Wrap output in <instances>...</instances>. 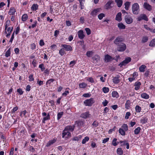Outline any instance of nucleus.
Masks as SVG:
<instances>
[{
  "label": "nucleus",
  "instance_id": "15",
  "mask_svg": "<svg viewBox=\"0 0 155 155\" xmlns=\"http://www.w3.org/2000/svg\"><path fill=\"white\" fill-rule=\"evenodd\" d=\"M121 13L120 12L118 13L116 15L115 18L116 20L120 22L122 20Z\"/></svg>",
  "mask_w": 155,
  "mask_h": 155
},
{
  "label": "nucleus",
  "instance_id": "39",
  "mask_svg": "<svg viewBox=\"0 0 155 155\" xmlns=\"http://www.w3.org/2000/svg\"><path fill=\"white\" fill-rule=\"evenodd\" d=\"M11 48H10L6 51L5 53V56L6 57H8L10 56L11 54Z\"/></svg>",
  "mask_w": 155,
  "mask_h": 155
},
{
  "label": "nucleus",
  "instance_id": "36",
  "mask_svg": "<svg viewBox=\"0 0 155 155\" xmlns=\"http://www.w3.org/2000/svg\"><path fill=\"white\" fill-rule=\"evenodd\" d=\"M93 52L92 51H87L86 55L88 57H91L93 54Z\"/></svg>",
  "mask_w": 155,
  "mask_h": 155
},
{
  "label": "nucleus",
  "instance_id": "18",
  "mask_svg": "<svg viewBox=\"0 0 155 155\" xmlns=\"http://www.w3.org/2000/svg\"><path fill=\"white\" fill-rule=\"evenodd\" d=\"M92 59L95 62H97L100 59V57L98 55H95L93 58Z\"/></svg>",
  "mask_w": 155,
  "mask_h": 155
},
{
  "label": "nucleus",
  "instance_id": "31",
  "mask_svg": "<svg viewBox=\"0 0 155 155\" xmlns=\"http://www.w3.org/2000/svg\"><path fill=\"white\" fill-rule=\"evenodd\" d=\"M149 45L150 47H153L155 46V38L151 40Z\"/></svg>",
  "mask_w": 155,
  "mask_h": 155
},
{
  "label": "nucleus",
  "instance_id": "16",
  "mask_svg": "<svg viewBox=\"0 0 155 155\" xmlns=\"http://www.w3.org/2000/svg\"><path fill=\"white\" fill-rule=\"evenodd\" d=\"M115 2L116 3L117 6L120 7L123 4V1L122 0H115Z\"/></svg>",
  "mask_w": 155,
  "mask_h": 155
},
{
  "label": "nucleus",
  "instance_id": "22",
  "mask_svg": "<svg viewBox=\"0 0 155 155\" xmlns=\"http://www.w3.org/2000/svg\"><path fill=\"white\" fill-rule=\"evenodd\" d=\"M117 26L120 29H124L125 28V26L122 23H119L117 24Z\"/></svg>",
  "mask_w": 155,
  "mask_h": 155
},
{
  "label": "nucleus",
  "instance_id": "60",
  "mask_svg": "<svg viewBox=\"0 0 155 155\" xmlns=\"http://www.w3.org/2000/svg\"><path fill=\"white\" fill-rule=\"evenodd\" d=\"M18 107L17 106L14 107L13 108V109L12 110L11 112L13 113H14L16 111L18 110Z\"/></svg>",
  "mask_w": 155,
  "mask_h": 155
},
{
  "label": "nucleus",
  "instance_id": "37",
  "mask_svg": "<svg viewBox=\"0 0 155 155\" xmlns=\"http://www.w3.org/2000/svg\"><path fill=\"white\" fill-rule=\"evenodd\" d=\"M135 109L136 112L137 113L140 112L141 110V107L139 106L138 105L136 106Z\"/></svg>",
  "mask_w": 155,
  "mask_h": 155
},
{
  "label": "nucleus",
  "instance_id": "13",
  "mask_svg": "<svg viewBox=\"0 0 155 155\" xmlns=\"http://www.w3.org/2000/svg\"><path fill=\"white\" fill-rule=\"evenodd\" d=\"M71 135V133L67 130L65 129L64 130L62 133V137L63 138L64 136H67L66 137L70 136Z\"/></svg>",
  "mask_w": 155,
  "mask_h": 155
},
{
  "label": "nucleus",
  "instance_id": "38",
  "mask_svg": "<svg viewBox=\"0 0 155 155\" xmlns=\"http://www.w3.org/2000/svg\"><path fill=\"white\" fill-rule=\"evenodd\" d=\"M76 124H77L80 127H81L83 125L84 122L82 121H77L75 122Z\"/></svg>",
  "mask_w": 155,
  "mask_h": 155
},
{
  "label": "nucleus",
  "instance_id": "44",
  "mask_svg": "<svg viewBox=\"0 0 155 155\" xmlns=\"http://www.w3.org/2000/svg\"><path fill=\"white\" fill-rule=\"evenodd\" d=\"M89 139V138L88 137H85L84 139L82 141V144H85L86 142L88 141Z\"/></svg>",
  "mask_w": 155,
  "mask_h": 155
},
{
  "label": "nucleus",
  "instance_id": "8",
  "mask_svg": "<svg viewBox=\"0 0 155 155\" xmlns=\"http://www.w3.org/2000/svg\"><path fill=\"white\" fill-rule=\"evenodd\" d=\"M113 57L108 54H106L104 56V61L106 62H110L113 60Z\"/></svg>",
  "mask_w": 155,
  "mask_h": 155
},
{
  "label": "nucleus",
  "instance_id": "7",
  "mask_svg": "<svg viewBox=\"0 0 155 155\" xmlns=\"http://www.w3.org/2000/svg\"><path fill=\"white\" fill-rule=\"evenodd\" d=\"M61 47L67 51H71L72 50V47L69 45L62 44L61 45Z\"/></svg>",
  "mask_w": 155,
  "mask_h": 155
},
{
  "label": "nucleus",
  "instance_id": "9",
  "mask_svg": "<svg viewBox=\"0 0 155 155\" xmlns=\"http://www.w3.org/2000/svg\"><path fill=\"white\" fill-rule=\"evenodd\" d=\"M81 117L84 119H86L87 118L90 117L91 115L89 114L88 112H86L81 114Z\"/></svg>",
  "mask_w": 155,
  "mask_h": 155
},
{
  "label": "nucleus",
  "instance_id": "29",
  "mask_svg": "<svg viewBox=\"0 0 155 155\" xmlns=\"http://www.w3.org/2000/svg\"><path fill=\"white\" fill-rule=\"evenodd\" d=\"M148 119L147 117L143 118L140 120V122L142 124H144L147 122Z\"/></svg>",
  "mask_w": 155,
  "mask_h": 155
},
{
  "label": "nucleus",
  "instance_id": "35",
  "mask_svg": "<svg viewBox=\"0 0 155 155\" xmlns=\"http://www.w3.org/2000/svg\"><path fill=\"white\" fill-rule=\"evenodd\" d=\"M28 17L27 15L26 14H24L22 15L21 19L23 21H25L27 20Z\"/></svg>",
  "mask_w": 155,
  "mask_h": 155
},
{
  "label": "nucleus",
  "instance_id": "25",
  "mask_svg": "<svg viewBox=\"0 0 155 155\" xmlns=\"http://www.w3.org/2000/svg\"><path fill=\"white\" fill-rule=\"evenodd\" d=\"M146 68V66L144 65H142L139 68V69L140 72H144L145 71V69Z\"/></svg>",
  "mask_w": 155,
  "mask_h": 155
},
{
  "label": "nucleus",
  "instance_id": "64",
  "mask_svg": "<svg viewBox=\"0 0 155 155\" xmlns=\"http://www.w3.org/2000/svg\"><path fill=\"white\" fill-rule=\"evenodd\" d=\"M80 21L82 24L84 23V17L82 16L81 17L80 19Z\"/></svg>",
  "mask_w": 155,
  "mask_h": 155
},
{
  "label": "nucleus",
  "instance_id": "62",
  "mask_svg": "<svg viewBox=\"0 0 155 155\" xmlns=\"http://www.w3.org/2000/svg\"><path fill=\"white\" fill-rule=\"evenodd\" d=\"M91 96V94L89 93H85L83 94V96L84 97H90Z\"/></svg>",
  "mask_w": 155,
  "mask_h": 155
},
{
  "label": "nucleus",
  "instance_id": "27",
  "mask_svg": "<svg viewBox=\"0 0 155 155\" xmlns=\"http://www.w3.org/2000/svg\"><path fill=\"white\" fill-rule=\"evenodd\" d=\"M117 151V154L119 155H122L123 153V150L121 148H118Z\"/></svg>",
  "mask_w": 155,
  "mask_h": 155
},
{
  "label": "nucleus",
  "instance_id": "54",
  "mask_svg": "<svg viewBox=\"0 0 155 155\" xmlns=\"http://www.w3.org/2000/svg\"><path fill=\"white\" fill-rule=\"evenodd\" d=\"M17 92L19 93L20 95L22 94L23 93V91L22 89L21 88L17 89Z\"/></svg>",
  "mask_w": 155,
  "mask_h": 155
},
{
  "label": "nucleus",
  "instance_id": "52",
  "mask_svg": "<svg viewBox=\"0 0 155 155\" xmlns=\"http://www.w3.org/2000/svg\"><path fill=\"white\" fill-rule=\"evenodd\" d=\"M54 81V79H51L48 80L47 81L46 84H50L51 82H53Z\"/></svg>",
  "mask_w": 155,
  "mask_h": 155
},
{
  "label": "nucleus",
  "instance_id": "42",
  "mask_svg": "<svg viewBox=\"0 0 155 155\" xmlns=\"http://www.w3.org/2000/svg\"><path fill=\"white\" fill-rule=\"evenodd\" d=\"M112 95V96L113 97H118V93L116 91H113Z\"/></svg>",
  "mask_w": 155,
  "mask_h": 155
},
{
  "label": "nucleus",
  "instance_id": "41",
  "mask_svg": "<svg viewBox=\"0 0 155 155\" xmlns=\"http://www.w3.org/2000/svg\"><path fill=\"white\" fill-rule=\"evenodd\" d=\"M82 136L81 135H79L78 137H75L73 138L72 139L73 141H78L79 139H81V138Z\"/></svg>",
  "mask_w": 155,
  "mask_h": 155
},
{
  "label": "nucleus",
  "instance_id": "26",
  "mask_svg": "<svg viewBox=\"0 0 155 155\" xmlns=\"http://www.w3.org/2000/svg\"><path fill=\"white\" fill-rule=\"evenodd\" d=\"M119 133L122 136H124L125 135V130H124L123 129H122L120 128L119 130Z\"/></svg>",
  "mask_w": 155,
  "mask_h": 155
},
{
  "label": "nucleus",
  "instance_id": "21",
  "mask_svg": "<svg viewBox=\"0 0 155 155\" xmlns=\"http://www.w3.org/2000/svg\"><path fill=\"white\" fill-rule=\"evenodd\" d=\"M141 97L145 99H148L149 98V96L146 93H144L141 94Z\"/></svg>",
  "mask_w": 155,
  "mask_h": 155
},
{
  "label": "nucleus",
  "instance_id": "43",
  "mask_svg": "<svg viewBox=\"0 0 155 155\" xmlns=\"http://www.w3.org/2000/svg\"><path fill=\"white\" fill-rule=\"evenodd\" d=\"M63 48H61L59 51V54L61 56H63L65 53V51Z\"/></svg>",
  "mask_w": 155,
  "mask_h": 155
},
{
  "label": "nucleus",
  "instance_id": "47",
  "mask_svg": "<svg viewBox=\"0 0 155 155\" xmlns=\"http://www.w3.org/2000/svg\"><path fill=\"white\" fill-rule=\"evenodd\" d=\"M63 112H59L58 114L57 119L58 120H59L61 118V117L62 115H63Z\"/></svg>",
  "mask_w": 155,
  "mask_h": 155
},
{
  "label": "nucleus",
  "instance_id": "50",
  "mask_svg": "<svg viewBox=\"0 0 155 155\" xmlns=\"http://www.w3.org/2000/svg\"><path fill=\"white\" fill-rule=\"evenodd\" d=\"M30 48L31 50H34L36 49V46L35 44L33 43L30 45Z\"/></svg>",
  "mask_w": 155,
  "mask_h": 155
},
{
  "label": "nucleus",
  "instance_id": "56",
  "mask_svg": "<svg viewBox=\"0 0 155 155\" xmlns=\"http://www.w3.org/2000/svg\"><path fill=\"white\" fill-rule=\"evenodd\" d=\"M116 127L115 126H114L113 128L109 130L108 131V133L109 134H111L113 131H115L116 129Z\"/></svg>",
  "mask_w": 155,
  "mask_h": 155
},
{
  "label": "nucleus",
  "instance_id": "2",
  "mask_svg": "<svg viewBox=\"0 0 155 155\" xmlns=\"http://www.w3.org/2000/svg\"><path fill=\"white\" fill-rule=\"evenodd\" d=\"M132 11L133 14L137 15L140 12V7L139 5L137 3L134 4L132 7Z\"/></svg>",
  "mask_w": 155,
  "mask_h": 155
},
{
  "label": "nucleus",
  "instance_id": "57",
  "mask_svg": "<svg viewBox=\"0 0 155 155\" xmlns=\"http://www.w3.org/2000/svg\"><path fill=\"white\" fill-rule=\"evenodd\" d=\"M28 78H29V81H33L34 80V78H33V76L32 74L30 75L29 76Z\"/></svg>",
  "mask_w": 155,
  "mask_h": 155
},
{
  "label": "nucleus",
  "instance_id": "55",
  "mask_svg": "<svg viewBox=\"0 0 155 155\" xmlns=\"http://www.w3.org/2000/svg\"><path fill=\"white\" fill-rule=\"evenodd\" d=\"M130 115V113L129 112H127L126 113L125 116V119H127L129 118V117Z\"/></svg>",
  "mask_w": 155,
  "mask_h": 155
},
{
  "label": "nucleus",
  "instance_id": "20",
  "mask_svg": "<svg viewBox=\"0 0 155 155\" xmlns=\"http://www.w3.org/2000/svg\"><path fill=\"white\" fill-rule=\"evenodd\" d=\"M16 10L14 8H11L9 10L8 14L10 15H13L15 14Z\"/></svg>",
  "mask_w": 155,
  "mask_h": 155
},
{
  "label": "nucleus",
  "instance_id": "49",
  "mask_svg": "<svg viewBox=\"0 0 155 155\" xmlns=\"http://www.w3.org/2000/svg\"><path fill=\"white\" fill-rule=\"evenodd\" d=\"M148 40V38L147 37L145 36L143 37L142 41L143 43H145Z\"/></svg>",
  "mask_w": 155,
  "mask_h": 155
},
{
  "label": "nucleus",
  "instance_id": "48",
  "mask_svg": "<svg viewBox=\"0 0 155 155\" xmlns=\"http://www.w3.org/2000/svg\"><path fill=\"white\" fill-rule=\"evenodd\" d=\"M105 16L104 14L103 13H101L99 14L98 15V17L99 19L101 20L103 17H104Z\"/></svg>",
  "mask_w": 155,
  "mask_h": 155
},
{
  "label": "nucleus",
  "instance_id": "51",
  "mask_svg": "<svg viewBox=\"0 0 155 155\" xmlns=\"http://www.w3.org/2000/svg\"><path fill=\"white\" fill-rule=\"evenodd\" d=\"M117 140V139L115 138H114V139L113 140L112 144L113 146H116L117 144V142H116Z\"/></svg>",
  "mask_w": 155,
  "mask_h": 155
},
{
  "label": "nucleus",
  "instance_id": "28",
  "mask_svg": "<svg viewBox=\"0 0 155 155\" xmlns=\"http://www.w3.org/2000/svg\"><path fill=\"white\" fill-rule=\"evenodd\" d=\"M38 5L37 4H34L32 5L31 8L32 10L35 11L38 9Z\"/></svg>",
  "mask_w": 155,
  "mask_h": 155
},
{
  "label": "nucleus",
  "instance_id": "34",
  "mask_svg": "<svg viewBox=\"0 0 155 155\" xmlns=\"http://www.w3.org/2000/svg\"><path fill=\"white\" fill-rule=\"evenodd\" d=\"M121 128L123 129L124 130L126 131L128 130V127L127 124H124L121 126Z\"/></svg>",
  "mask_w": 155,
  "mask_h": 155
},
{
  "label": "nucleus",
  "instance_id": "58",
  "mask_svg": "<svg viewBox=\"0 0 155 155\" xmlns=\"http://www.w3.org/2000/svg\"><path fill=\"white\" fill-rule=\"evenodd\" d=\"M98 122L96 121H94L92 124L93 126L95 127H97L98 126Z\"/></svg>",
  "mask_w": 155,
  "mask_h": 155
},
{
  "label": "nucleus",
  "instance_id": "11",
  "mask_svg": "<svg viewBox=\"0 0 155 155\" xmlns=\"http://www.w3.org/2000/svg\"><path fill=\"white\" fill-rule=\"evenodd\" d=\"M143 7L148 11H150L152 10V6L147 2H144Z\"/></svg>",
  "mask_w": 155,
  "mask_h": 155
},
{
  "label": "nucleus",
  "instance_id": "10",
  "mask_svg": "<svg viewBox=\"0 0 155 155\" xmlns=\"http://www.w3.org/2000/svg\"><path fill=\"white\" fill-rule=\"evenodd\" d=\"M78 38L80 39H83L85 36L84 34L83 31L82 30L79 31L78 32Z\"/></svg>",
  "mask_w": 155,
  "mask_h": 155
},
{
  "label": "nucleus",
  "instance_id": "24",
  "mask_svg": "<svg viewBox=\"0 0 155 155\" xmlns=\"http://www.w3.org/2000/svg\"><path fill=\"white\" fill-rule=\"evenodd\" d=\"M130 2H126L124 3L125 8V9L127 10H128L130 6Z\"/></svg>",
  "mask_w": 155,
  "mask_h": 155
},
{
  "label": "nucleus",
  "instance_id": "45",
  "mask_svg": "<svg viewBox=\"0 0 155 155\" xmlns=\"http://www.w3.org/2000/svg\"><path fill=\"white\" fill-rule=\"evenodd\" d=\"M87 85L84 83H82L79 84V86L80 88H84Z\"/></svg>",
  "mask_w": 155,
  "mask_h": 155
},
{
  "label": "nucleus",
  "instance_id": "5",
  "mask_svg": "<svg viewBox=\"0 0 155 155\" xmlns=\"http://www.w3.org/2000/svg\"><path fill=\"white\" fill-rule=\"evenodd\" d=\"M124 19L126 23L128 24H130L133 22V19L131 16L128 15H125Z\"/></svg>",
  "mask_w": 155,
  "mask_h": 155
},
{
  "label": "nucleus",
  "instance_id": "33",
  "mask_svg": "<svg viewBox=\"0 0 155 155\" xmlns=\"http://www.w3.org/2000/svg\"><path fill=\"white\" fill-rule=\"evenodd\" d=\"M141 128L140 127H137V128L135 129L134 130V134H138L140 131Z\"/></svg>",
  "mask_w": 155,
  "mask_h": 155
},
{
  "label": "nucleus",
  "instance_id": "30",
  "mask_svg": "<svg viewBox=\"0 0 155 155\" xmlns=\"http://www.w3.org/2000/svg\"><path fill=\"white\" fill-rule=\"evenodd\" d=\"M55 142V141L54 140H50L47 143L46 146L47 147H48L53 144Z\"/></svg>",
  "mask_w": 155,
  "mask_h": 155
},
{
  "label": "nucleus",
  "instance_id": "53",
  "mask_svg": "<svg viewBox=\"0 0 155 155\" xmlns=\"http://www.w3.org/2000/svg\"><path fill=\"white\" fill-rule=\"evenodd\" d=\"M85 30L86 33L88 35H90L91 33V31L90 29L88 28H85Z\"/></svg>",
  "mask_w": 155,
  "mask_h": 155
},
{
  "label": "nucleus",
  "instance_id": "59",
  "mask_svg": "<svg viewBox=\"0 0 155 155\" xmlns=\"http://www.w3.org/2000/svg\"><path fill=\"white\" fill-rule=\"evenodd\" d=\"M26 112H27L26 110H25L22 112H21L20 114V116L21 117H23V115L24 116H25L26 113Z\"/></svg>",
  "mask_w": 155,
  "mask_h": 155
},
{
  "label": "nucleus",
  "instance_id": "61",
  "mask_svg": "<svg viewBox=\"0 0 155 155\" xmlns=\"http://www.w3.org/2000/svg\"><path fill=\"white\" fill-rule=\"evenodd\" d=\"M120 58V57L119 55H116L115 56V58H114V59H113V60H115L116 61H118V60Z\"/></svg>",
  "mask_w": 155,
  "mask_h": 155
},
{
  "label": "nucleus",
  "instance_id": "46",
  "mask_svg": "<svg viewBox=\"0 0 155 155\" xmlns=\"http://www.w3.org/2000/svg\"><path fill=\"white\" fill-rule=\"evenodd\" d=\"M102 90L103 92L105 93H107L109 91V88L106 87H103Z\"/></svg>",
  "mask_w": 155,
  "mask_h": 155
},
{
  "label": "nucleus",
  "instance_id": "12",
  "mask_svg": "<svg viewBox=\"0 0 155 155\" xmlns=\"http://www.w3.org/2000/svg\"><path fill=\"white\" fill-rule=\"evenodd\" d=\"M100 8L95 9L91 12V15L94 16H95L98 13L100 12Z\"/></svg>",
  "mask_w": 155,
  "mask_h": 155
},
{
  "label": "nucleus",
  "instance_id": "6",
  "mask_svg": "<svg viewBox=\"0 0 155 155\" xmlns=\"http://www.w3.org/2000/svg\"><path fill=\"white\" fill-rule=\"evenodd\" d=\"M137 21H140L142 20L148 21V19L145 14H141L137 18Z\"/></svg>",
  "mask_w": 155,
  "mask_h": 155
},
{
  "label": "nucleus",
  "instance_id": "14",
  "mask_svg": "<svg viewBox=\"0 0 155 155\" xmlns=\"http://www.w3.org/2000/svg\"><path fill=\"white\" fill-rule=\"evenodd\" d=\"M75 127V126L74 125L68 126L66 127H65V129L68 131H69L71 132H72L73 131Z\"/></svg>",
  "mask_w": 155,
  "mask_h": 155
},
{
  "label": "nucleus",
  "instance_id": "19",
  "mask_svg": "<svg viewBox=\"0 0 155 155\" xmlns=\"http://www.w3.org/2000/svg\"><path fill=\"white\" fill-rule=\"evenodd\" d=\"M113 81L114 84H118L120 82V81L119 77H117L114 78L113 79Z\"/></svg>",
  "mask_w": 155,
  "mask_h": 155
},
{
  "label": "nucleus",
  "instance_id": "23",
  "mask_svg": "<svg viewBox=\"0 0 155 155\" xmlns=\"http://www.w3.org/2000/svg\"><path fill=\"white\" fill-rule=\"evenodd\" d=\"M50 119V115L49 113H48L47 116L45 117H44L42 120V123H45V121Z\"/></svg>",
  "mask_w": 155,
  "mask_h": 155
},
{
  "label": "nucleus",
  "instance_id": "3",
  "mask_svg": "<svg viewBox=\"0 0 155 155\" xmlns=\"http://www.w3.org/2000/svg\"><path fill=\"white\" fill-rule=\"evenodd\" d=\"M131 58L130 57H127L125 58V59L119 64V66L122 67L123 66H125L129 62L131 61Z\"/></svg>",
  "mask_w": 155,
  "mask_h": 155
},
{
  "label": "nucleus",
  "instance_id": "63",
  "mask_svg": "<svg viewBox=\"0 0 155 155\" xmlns=\"http://www.w3.org/2000/svg\"><path fill=\"white\" fill-rule=\"evenodd\" d=\"M91 146L93 148H95L97 147V145L96 143L94 142H92L91 144Z\"/></svg>",
  "mask_w": 155,
  "mask_h": 155
},
{
  "label": "nucleus",
  "instance_id": "32",
  "mask_svg": "<svg viewBox=\"0 0 155 155\" xmlns=\"http://www.w3.org/2000/svg\"><path fill=\"white\" fill-rule=\"evenodd\" d=\"M130 101L129 100H128L127 101L125 104V108L126 109H128L130 106Z\"/></svg>",
  "mask_w": 155,
  "mask_h": 155
},
{
  "label": "nucleus",
  "instance_id": "40",
  "mask_svg": "<svg viewBox=\"0 0 155 155\" xmlns=\"http://www.w3.org/2000/svg\"><path fill=\"white\" fill-rule=\"evenodd\" d=\"M39 68L41 69V70L42 71H43L45 69L44 64L42 63L39 65Z\"/></svg>",
  "mask_w": 155,
  "mask_h": 155
},
{
  "label": "nucleus",
  "instance_id": "17",
  "mask_svg": "<svg viewBox=\"0 0 155 155\" xmlns=\"http://www.w3.org/2000/svg\"><path fill=\"white\" fill-rule=\"evenodd\" d=\"M113 2V1H109L105 5L106 8V9H108L110 8L111 7V6H110V5Z\"/></svg>",
  "mask_w": 155,
  "mask_h": 155
},
{
  "label": "nucleus",
  "instance_id": "4",
  "mask_svg": "<svg viewBox=\"0 0 155 155\" xmlns=\"http://www.w3.org/2000/svg\"><path fill=\"white\" fill-rule=\"evenodd\" d=\"M94 102V101L93 98L87 99L84 101V103L86 106H91Z\"/></svg>",
  "mask_w": 155,
  "mask_h": 155
},
{
  "label": "nucleus",
  "instance_id": "1",
  "mask_svg": "<svg viewBox=\"0 0 155 155\" xmlns=\"http://www.w3.org/2000/svg\"><path fill=\"white\" fill-rule=\"evenodd\" d=\"M124 41L123 38L120 37H117L114 41V43L117 46V50L120 52L124 51L126 49V44L122 42Z\"/></svg>",
  "mask_w": 155,
  "mask_h": 155
}]
</instances>
